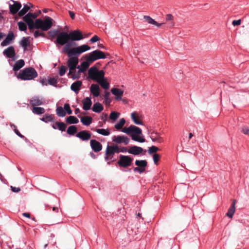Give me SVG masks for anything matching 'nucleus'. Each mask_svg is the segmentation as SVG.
I'll return each instance as SVG.
<instances>
[{"mask_svg":"<svg viewBox=\"0 0 249 249\" xmlns=\"http://www.w3.org/2000/svg\"><path fill=\"white\" fill-rule=\"evenodd\" d=\"M88 75L90 79L97 81L104 89H109V84L104 79L105 72L103 71H99L96 67H92L89 70Z\"/></svg>","mask_w":249,"mask_h":249,"instance_id":"obj_1","label":"nucleus"},{"mask_svg":"<svg viewBox=\"0 0 249 249\" xmlns=\"http://www.w3.org/2000/svg\"><path fill=\"white\" fill-rule=\"evenodd\" d=\"M122 129V131L130 135L133 141L140 142H145V139L140 136L142 134V131L139 127L131 125L128 127H125Z\"/></svg>","mask_w":249,"mask_h":249,"instance_id":"obj_2","label":"nucleus"},{"mask_svg":"<svg viewBox=\"0 0 249 249\" xmlns=\"http://www.w3.org/2000/svg\"><path fill=\"white\" fill-rule=\"evenodd\" d=\"M37 76L35 69L32 67L26 68L23 70L17 75V78L22 80H30Z\"/></svg>","mask_w":249,"mask_h":249,"instance_id":"obj_3","label":"nucleus"},{"mask_svg":"<svg viewBox=\"0 0 249 249\" xmlns=\"http://www.w3.org/2000/svg\"><path fill=\"white\" fill-rule=\"evenodd\" d=\"M53 19L47 17L44 20L40 18L35 20V28L40 29L43 31H46L50 29L53 25Z\"/></svg>","mask_w":249,"mask_h":249,"instance_id":"obj_4","label":"nucleus"},{"mask_svg":"<svg viewBox=\"0 0 249 249\" xmlns=\"http://www.w3.org/2000/svg\"><path fill=\"white\" fill-rule=\"evenodd\" d=\"M86 61L82 62L80 66L77 67V69H79L77 74H74L72 75V79H78L80 77V75L81 72H84L89 67V65L92 62L88 61V55L85 56Z\"/></svg>","mask_w":249,"mask_h":249,"instance_id":"obj_5","label":"nucleus"},{"mask_svg":"<svg viewBox=\"0 0 249 249\" xmlns=\"http://www.w3.org/2000/svg\"><path fill=\"white\" fill-rule=\"evenodd\" d=\"M132 161L133 159L129 156L121 155L117 163L121 167L126 168L131 165Z\"/></svg>","mask_w":249,"mask_h":249,"instance_id":"obj_6","label":"nucleus"},{"mask_svg":"<svg viewBox=\"0 0 249 249\" xmlns=\"http://www.w3.org/2000/svg\"><path fill=\"white\" fill-rule=\"evenodd\" d=\"M88 57V61L93 63L96 60L105 58L106 55L102 51L96 50L89 53Z\"/></svg>","mask_w":249,"mask_h":249,"instance_id":"obj_7","label":"nucleus"},{"mask_svg":"<svg viewBox=\"0 0 249 249\" xmlns=\"http://www.w3.org/2000/svg\"><path fill=\"white\" fill-rule=\"evenodd\" d=\"M69 40H70L69 34L66 32H62L57 35L55 42L59 45L63 46L68 43Z\"/></svg>","mask_w":249,"mask_h":249,"instance_id":"obj_8","label":"nucleus"},{"mask_svg":"<svg viewBox=\"0 0 249 249\" xmlns=\"http://www.w3.org/2000/svg\"><path fill=\"white\" fill-rule=\"evenodd\" d=\"M69 35L70 40L71 41H78L84 38L82 32L78 30L71 31Z\"/></svg>","mask_w":249,"mask_h":249,"instance_id":"obj_9","label":"nucleus"},{"mask_svg":"<svg viewBox=\"0 0 249 249\" xmlns=\"http://www.w3.org/2000/svg\"><path fill=\"white\" fill-rule=\"evenodd\" d=\"M112 141L117 144L123 143L127 145L129 142V139L125 136H114L112 138Z\"/></svg>","mask_w":249,"mask_h":249,"instance_id":"obj_10","label":"nucleus"},{"mask_svg":"<svg viewBox=\"0 0 249 249\" xmlns=\"http://www.w3.org/2000/svg\"><path fill=\"white\" fill-rule=\"evenodd\" d=\"M90 47L88 45H82L80 46L73 48L71 52L74 55H79L81 53L90 50Z\"/></svg>","mask_w":249,"mask_h":249,"instance_id":"obj_11","label":"nucleus"},{"mask_svg":"<svg viewBox=\"0 0 249 249\" xmlns=\"http://www.w3.org/2000/svg\"><path fill=\"white\" fill-rule=\"evenodd\" d=\"M3 54L7 58H12V60L15 61L14 58L16 56V52L14 47L12 46L8 47L3 51Z\"/></svg>","mask_w":249,"mask_h":249,"instance_id":"obj_12","label":"nucleus"},{"mask_svg":"<svg viewBox=\"0 0 249 249\" xmlns=\"http://www.w3.org/2000/svg\"><path fill=\"white\" fill-rule=\"evenodd\" d=\"M76 136L83 141H88L91 137V133L87 130H82L76 135Z\"/></svg>","mask_w":249,"mask_h":249,"instance_id":"obj_13","label":"nucleus"},{"mask_svg":"<svg viewBox=\"0 0 249 249\" xmlns=\"http://www.w3.org/2000/svg\"><path fill=\"white\" fill-rule=\"evenodd\" d=\"M12 1L14 3L13 4L9 5V9L11 13L13 15L16 14L21 7V3L17 1L12 0Z\"/></svg>","mask_w":249,"mask_h":249,"instance_id":"obj_14","label":"nucleus"},{"mask_svg":"<svg viewBox=\"0 0 249 249\" xmlns=\"http://www.w3.org/2000/svg\"><path fill=\"white\" fill-rule=\"evenodd\" d=\"M78 63V58L77 57H71L67 61V65L69 69L72 70V69L77 68V65Z\"/></svg>","mask_w":249,"mask_h":249,"instance_id":"obj_15","label":"nucleus"},{"mask_svg":"<svg viewBox=\"0 0 249 249\" xmlns=\"http://www.w3.org/2000/svg\"><path fill=\"white\" fill-rule=\"evenodd\" d=\"M90 144L92 149L95 152H98L102 149V144L95 140H91Z\"/></svg>","mask_w":249,"mask_h":249,"instance_id":"obj_16","label":"nucleus"},{"mask_svg":"<svg viewBox=\"0 0 249 249\" xmlns=\"http://www.w3.org/2000/svg\"><path fill=\"white\" fill-rule=\"evenodd\" d=\"M15 39V36L13 32H10L7 35L6 38L1 43L2 46H6L12 43Z\"/></svg>","mask_w":249,"mask_h":249,"instance_id":"obj_17","label":"nucleus"},{"mask_svg":"<svg viewBox=\"0 0 249 249\" xmlns=\"http://www.w3.org/2000/svg\"><path fill=\"white\" fill-rule=\"evenodd\" d=\"M65 45V46L63 48V52L66 53L69 56L74 55V54L71 52L72 50V49H70V48L72 45H75L76 43L68 41V43H66Z\"/></svg>","mask_w":249,"mask_h":249,"instance_id":"obj_18","label":"nucleus"},{"mask_svg":"<svg viewBox=\"0 0 249 249\" xmlns=\"http://www.w3.org/2000/svg\"><path fill=\"white\" fill-rule=\"evenodd\" d=\"M111 92L115 96V99L117 100H120L124 93L123 90L117 88H112L111 89Z\"/></svg>","mask_w":249,"mask_h":249,"instance_id":"obj_19","label":"nucleus"},{"mask_svg":"<svg viewBox=\"0 0 249 249\" xmlns=\"http://www.w3.org/2000/svg\"><path fill=\"white\" fill-rule=\"evenodd\" d=\"M115 152L114 151L113 146L107 145L106 151V157L105 159L106 160H111Z\"/></svg>","mask_w":249,"mask_h":249,"instance_id":"obj_20","label":"nucleus"},{"mask_svg":"<svg viewBox=\"0 0 249 249\" xmlns=\"http://www.w3.org/2000/svg\"><path fill=\"white\" fill-rule=\"evenodd\" d=\"M36 17L37 15L36 14L29 13L23 18V19L26 24H28L34 22V19Z\"/></svg>","mask_w":249,"mask_h":249,"instance_id":"obj_21","label":"nucleus"},{"mask_svg":"<svg viewBox=\"0 0 249 249\" xmlns=\"http://www.w3.org/2000/svg\"><path fill=\"white\" fill-rule=\"evenodd\" d=\"M142 151L143 149L142 147L137 146H132L128 150L129 153L135 155H139L142 153Z\"/></svg>","mask_w":249,"mask_h":249,"instance_id":"obj_22","label":"nucleus"},{"mask_svg":"<svg viewBox=\"0 0 249 249\" xmlns=\"http://www.w3.org/2000/svg\"><path fill=\"white\" fill-rule=\"evenodd\" d=\"M150 138L153 142H157L159 143H161L163 142V138L160 136V134L154 131L151 133Z\"/></svg>","mask_w":249,"mask_h":249,"instance_id":"obj_23","label":"nucleus"},{"mask_svg":"<svg viewBox=\"0 0 249 249\" xmlns=\"http://www.w3.org/2000/svg\"><path fill=\"white\" fill-rule=\"evenodd\" d=\"M232 204L229 208L226 215L230 218H232L235 211V204L236 200L235 199L232 200Z\"/></svg>","mask_w":249,"mask_h":249,"instance_id":"obj_24","label":"nucleus"},{"mask_svg":"<svg viewBox=\"0 0 249 249\" xmlns=\"http://www.w3.org/2000/svg\"><path fill=\"white\" fill-rule=\"evenodd\" d=\"M90 91L95 97H98L100 95V88L97 84H92L90 88Z\"/></svg>","mask_w":249,"mask_h":249,"instance_id":"obj_25","label":"nucleus"},{"mask_svg":"<svg viewBox=\"0 0 249 249\" xmlns=\"http://www.w3.org/2000/svg\"><path fill=\"white\" fill-rule=\"evenodd\" d=\"M143 19L144 20L148 22L149 24H151L156 26L158 27H160L162 24H164V23H159L157 21H156L154 19L152 18L150 16H144Z\"/></svg>","mask_w":249,"mask_h":249,"instance_id":"obj_26","label":"nucleus"},{"mask_svg":"<svg viewBox=\"0 0 249 249\" xmlns=\"http://www.w3.org/2000/svg\"><path fill=\"white\" fill-rule=\"evenodd\" d=\"M82 104L83 105V108L85 110H89L92 105V102L90 98L89 97H86L82 101Z\"/></svg>","mask_w":249,"mask_h":249,"instance_id":"obj_27","label":"nucleus"},{"mask_svg":"<svg viewBox=\"0 0 249 249\" xmlns=\"http://www.w3.org/2000/svg\"><path fill=\"white\" fill-rule=\"evenodd\" d=\"M66 124L63 122H56L55 124L52 125V127L54 129H59L60 131H64L66 128Z\"/></svg>","mask_w":249,"mask_h":249,"instance_id":"obj_28","label":"nucleus"},{"mask_svg":"<svg viewBox=\"0 0 249 249\" xmlns=\"http://www.w3.org/2000/svg\"><path fill=\"white\" fill-rule=\"evenodd\" d=\"M82 83L81 81H76L71 84V89L74 91L76 93H78L80 89Z\"/></svg>","mask_w":249,"mask_h":249,"instance_id":"obj_29","label":"nucleus"},{"mask_svg":"<svg viewBox=\"0 0 249 249\" xmlns=\"http://www.w3.org/2000/svg\"><path fill=\"white\" fill-rule=\"evenodd\" d=\"M131 118L133 121L134 123L136 124H142V121L140 120L138 114L136 112H133L131 114Z\"/></svg>","mask_w":249,"mask_h":249,"instance_id":"obj_30","label":"nucleus"},{"mask_svg":"<svg viewBox=\"0 0 249 249\" xmlns=\"http://www.w3.org/2000/svg\"><path fill=\"white\" fill-rule=\"evenodd\" d=\"M24 61L23 59H20L15 63L13 67V70L15 71H18L20 69L22 68L24 66Z\"/></svg>","mask_w":249,"mask_h":249,"instance_id":"obj_31","label":"nucleus"},{"mask_svg":"<svg viewBox=\"0 0 249 249\" xmlns=\"http://www.w3.org/2000/svg\"><path fill=\"white\" fill-rule=\"evenodd\" d=\"M104 109L103 105L99 102L95 103L92 108L93 111L96 113H100Z\"/></svg>","mask_w":249,"mask_h":249,"instance_id":"obj_32","label":"nucleus"},{"mask_svg":"<svg viewBox=\"0 0 249 249\" xmlns=\"http://www.w3.org/2000/svg\"><path fill=\"white\" fill-rule=\"evenodd\" d=\"M31 105L34 107H36V106L41 105L43 104V102L41 99H40L38 97L33 98L30 100Z\"/></svg>","mask_w":249,"mask_h":249,"instance_id":"obj_33","label":"nucleus"},{"mask_svg":"<svg viewBox=\"0 0 249 249\" xmlns=\"http://www.w3.org/2000/svg\"><path fill=\"white\" fill-rule=\"evenodd\" d=\"M32 6L30 3H29V5L28 4L24 5L23 8L18 12V16L21 17L24 15Z\"/></svg>","mask_w":249,"mask_h":249,"instance_id":"obj_34","label":"nucleus"},{"mask_svg":"<svg viewBox=\"0 0 249 249\" xmlns=\"http://www.w3.org/2000/svg\"><path fill=\"white\" fill-rule=\"evenodd\" d=\"M30 44V42L29 40V37H24L21 40L20 42V45L24 48V50H26L27 49V47L29 46Z\"/></svg>","mask_w":249,"mask_h":249,"instance_id":"obj_35","label":"nucleus"},{"mask_svg":"<svg viewBox=\"0 0 249 249\" xmlns=\"http://www.w3.org/2000/svg\"><path fill=\"white\" fill-rule=\"evenodd\" d=\"M92 121V117L90 116H85L81 117V123L85 125H89Z\"/></svg>","mask_w":249,"mask_h":249,"instance_id":"obj_36","label":"nucleus"},{"mask_svg":"<svg viewBox=\"0 0 249 249\" xmlns=\"http://www.w3.org/2000/svg\"><path fill=\"white\" fill-rule=\"evenodd\" d=\"M66 121L68 124H77L79 122L78 119L73 116H70L67 117Z\"/></svg>","mask_w":249,"mask_h":249,"instance_id":"obj_37","label":"nucleus"},{"mask_svg":"<svg viewBox=\"0 0 249 249\" xmlns=\"http://www.w3.org/2000/svg\"><path fill=\"white\" fill-rule=\"evenodd\" d=\"M135 164L139 167L145 169V167L147 166V162L145 160H136Z\"/></svg>","mask_w":249,"mask_h":249,"instance_id":"obj_38","label":"nucleus"},{"mask_svg":"<svg viewBox=\"0 0 249 249\" xmlns=\"http://www.w3.org/2000/svg\"><path fill=\"white\" fill-rule=\"evenodd\" d=\"M125 123V119L124 118H122L119 120L118 123L115 124L114 127L117 130H119L123 128Z\"/></svg>","mask_w":249,"mask_h":249,"instance_id":"obj_39","label":"nucleus"},{"mask_svg":"<svg viewBox=\"0 0 249 249\" xmlns=\"http://www.w3.org/2000/svg\"><path fill=\"white\" fill-rule=\"evenodd\" d=\"M77 131V128L75 125L70 126L67 130L68 134L71 135H74Z\"/></svg>","mask_w":249,"mask_h":249,"instance_id":"obj_40","label":"nucleus"},{"mask_svg":"<svg viewBox=\"0 0 249 249\" xmlns=\"http://www.w3.org/2000/svg\"><path fill=\"white\" fill-rule=\"evenodd\" d=\"M93 130L96 131L98 133L103 136H108L110 134V132L108 129L98 128L94 129Z\"/></svg>","mask_w":249,"mask_h":249,"instance_id":"obj_41","label":"nucleus"},{"mask_svg":"<svg viewBox=\"0 0 249 249\" xmlns=\"http://www.w3.org/2000/svg\"><path fill=\"white\" fill-rule=\"evenodd\" d=\"M56 112V114L59 117H64L66 114L65 109L61 107H57Z\"/></svg>","mask_w":249,"mask_h":249,"instance_id":"obj_42","label":"nucleus"},{"mask_svg":"<svg viewBox=\"0 0 249 249\" xmlns=\"http://www.w3.org/2000/svg\"><path fill=\"white\" fill-rule=\"evenodd\" d=\"M32 111L36 114H41L45 112L44 108L41 107H34Z\"/></svg>","mask_w":249,"mask_h":249,"instance_id":"obj_43","label":"nucleus"},{"mask_svg":"<svg viewBox=\"0 0 249 249\" xmlns=\"http://www.w3.org/2000/svg\"><path fill=\"white\" fill-rule=\"evenodd\" d=\"M53 115L46 114L43 118L41 119V120L46 123L49 122H53Z\"/></svg>","mask_w":249,"mask_h":249,"instance_id":"obj_44","label":"nucleus"},{"mask_svg":"<svg viewBox=\"0 0 249 249\" xmlns=\"http://www.w3.org/2000/svg\"><path fill=\"white\" fill-rule=\"evenodd\" d=\"M120 113L116 111H112L110 113L109 115V118L113 120V121H115L116 120L118 117L120 116Z\"/></svg>","mask_w":249,"mask_h":249,"instance_id":"obj_45","label":"nucleus"},{"mask_svg":"<svg viewBox=\"0 0 249 249\" xmlns=\"http://www.w3.org/2000/svg\"><path fill=\"white\" fill-rule=\"evenodd\" d=\"M18 24L20 31H25L27 30V25L24 22L19 21L18 23Z\"/></svg>","mask_w":249,"mask_h":249,"instance_id":"obj_46","label":"nucleus"},{"mask_svg":"<svg viewBox=\"0 0 249 249\" xmlns=\"http://www.w3.org/2000/svg\"><path fill=\"white\" fill-rule=\"evenodd\" d=\"M159 150V148L155 146H152L150 147H149V149L148 150V153L149 154L151 155L152 154H156L155 153L157 152Z\"/></svg>","mask_w":249,"mask_h":249,"instance_id":"obj_47","label":"nucleus"},{"mask_svg":"<svg viewBox=\"0 0 249 249\" xmlns=\"http://www.w3.org/2000/svg\"><path fill=\"white\" fill-rule=\"evenodd\" d=\"M166 20L167 21H171L172 22L170 23L171 26V27L174 26L175 23L173 21V20H174V17H173V16L172 14H167V15H166Z\"/></svg>","mask_w":249,"mask_h":249,"instance_id":"obj_48","label":"nucleus"},{"mask_svg":"<svg viewBox=\"0 0 249 249\" xmlns=\"http://www.w3.org/2000/svg\"><path fill=\"white\" fill-rule=\"evenodd\" d=\"M57 82V78L56 77H50L48 79V83L50 85L54 86Z\"/></svg>","mask_w":249,"mask_h":249,"instance_id":"obj_49","label":"nucleus"},{"mask_svg":"<svg viewBox=\"0 0 249 249\" xmlns=\"http://www.w3.org/2000/svg\"><path fill=\"white\" fill-rule=\"evenodd\" d=\"M64 109L66 112H67L68 114H72V110L70 108V106L68 104H65L64 106Z\"/></svg>","mask_w":249,"mask_h":249,"instance_id":"obj_50","label":"nucleus"},{"mask_svg":"<svg viewBox=\"0 0 249 249\" xmlns=\"http://www.w3.org/2000/svg\"><path fill=\"white\" fill-rule=\"evenodd\" d=\"M66 71H67V68L66 66H61L59 69V75L60 76L64 75L65 74Z\"/></svg>","mask_w":249,"mask_h":249,"instance_id":"obj_51","label":"nucleus"},{"mask_svg":"<svg viewBox=\"0 0 249 249\" xmlns=\"http://www.w3.org/2000/svg\"><path fill=\"white\" fill-rule=\"evenodd\" d=\"M153 159L155 164H157L160 159V155L158 154H154L153 156Z\"/></svg>","mask_w":249,"mask_h":249,"instance_id":"obj_52","label":"nucleus"},{"mask_svg":"<svg viewBox=\"0 0 249 249\" xmlns=\"http://www.w3.org/2000/svg\"><path fill=\"white\" fill-rule=\"evenodd\" d=\"M241 132L249 136V128L247 126H244L241 128Z\"/></svg>","mask_w":249,"mask_h":249,"instance_id":"obj_53","label":"nucleus"},{"mask_svg":"<svg viewBox=\"0 0 249 249\" xmlns=\"http://www.w3.org/2000/svg\"><path fill=\"white\" fill-rule=\"evenodd\" d=\"M12 126H13V127L14 128V131L15 132V133L18 135L19 137H20V138H24V136L22 135L19 132V131L17 129V128H16V126L14 124H12L11 125Z\"/></svg>","mask_w":249,"mask_h":249,"instance_id":"obj_54","label":"nucleus"},{"mask_svg":"<svg viewBox=\"0 0 249 249\" xmlns=\"http://www.w3.org/2000/svg\"><path fill=\"white\" fill-rule=\"evenodd\" d=\"M49 34L52 37H54L55 36L57 37V36L58 34L57 30L51 31L49 32Z\"/></svg>","mask_w":249,"mask_h":249,"instance_id":"obj_55","label":"nucleus"},{"mask_svg":"<svg viewBox=\"0 0 249 249\" xmlns=\"http://www.w3.org/2000/svg\"><path fill=\"white\" fill-rule=\"evenodd\" d=\"M39 36H45V34H44V33H43L42 32H40L38 31H35V33H34V36H35V37L37 38V37H38Z\"/></svg>","mask_w":249,"mask_h":249,"instance_id":"obj_56","label":"nucleus"},{"mask_svg":"<svg viewBox=\"0 0 249 249\" xmlns=\"http://www.w3.org/2000/svg\"><path fill=\"white\" fill-rule=\"evenodd\" d=\"M28 25V27L31 32L33 31V29L35 28V22H31L27 24Z\"/></svg>","mask_w":249,"mask_h":249,"instance_id":"obj_57","label":"nucleus"},{"mask_svg":"<svg viewBox=\"0 0 249 249\" xmlns=\"http://www.w3.org/2000/svg\"><path fill=\"white\" fill-rule=\"evenodd\" d=\"M145 171V169H143L142 168L137 167L134 168V171L138 172L140 173H142Z\"/></svg>","mask_w":249,"mask_h":249,"instance_id":"obj_58","label":"nucleus"},{"mask_svg":"<svg viewBox=\"0 0 249 249\" xmlns=\"http://www.w3.org/2000/svg\"><path fill=\"white\" fill-rule=\"evenodd\" d=\"M99 40L100 38L98 36L95 35L91 38H90V41L91 42H95L97 41H99Z\"/></svg>","mask_w":249,"mask_h":249,"instance_id":"obj_59","label":"nucleus"},{"mask_svg":"<svg viewBox=\"0 0 249 249\" xmlns=\"http://www.w3.org/2000/svg\"><path fill=\"white\" fill-rule=\"evenodd\" d=\"M11 189L13 192L18 193L20 191V188L11 186Z\"/></svg>","mask_w":249,"mask_h":249,"instance_id":"obj_60","label":"nucleus"},{"mask_svg":"<svg viewBox=\"0 0 249 249\" xmlns=\"http://www.w3.org/2000/svg\"><path fill=\"white\" fill-rule=\"evenodd\" d=\"M241 19L239 20H234L232 21V24L233 26H238L241 24Z\"/></svg>","mask_w":249,"mask_h":249,"instance_id":"obj_61","label":"nucleus"},{"mask_svg":"<svg viewBox=\"0 0 249 249\" xmlns=\"http://www.w3.org/2000/svg\"><path fill=\"white\" fill-rule=\"evenodd\" d=\"M77 72L76 71V69H72V70L71 71V69H69V75H71V77L72 78V75L74 74H77Z\"/></svg>","mask_w":249,"mask_h":249,"instance_id":"obj_62","label":"nucleus"},{"mask_svg":"<svg viewBox=\"0 0 249 249\" xmlns=\"http://www.w3.org/2000/svg\"><path fill=\"white\" fill-rule=\"evenodd\" d=\"M113 147L114 151L115 153H119L120 152V148L117 145H112Z\"/></svg>","mask_w":249,"mask_h":249,"instance_id":"obj_63","label":"nucleus"},{"mask_svg":"<svg viewBox=\"0 0 249 249\" xmlns=\"http://www.w3.org/2000/svg\"><path fill=\"white\" fill-rule=\"evenodd\" d=\"M110 93L109 92L105 91L104 95V98L105 100H108L109 97Z\"/></svg>","mask_w":249,"mask_h":249,"instance_id":"obj_64","label":"nucleus"}]
</instances>
